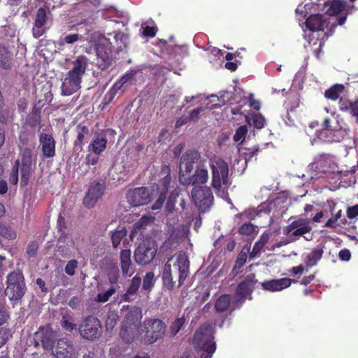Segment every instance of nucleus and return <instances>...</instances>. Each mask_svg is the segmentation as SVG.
<instances>
[{
  "label": "nucleus",
  "instance_id": "1",
  "mask_svg": "<svg viewBox=\"0 0 358 358\" xmlns=\"http://www.w3.org/2000/svg\"><path fill=\"white\" fill-rule=\"evenodd\" d=\"M174 256L170 257L164 266L162 271V282L168 290H172L176 287V282L173 280L172 266L178 272V287L183 285L189 273V260L185 254L180 253L176 257V260L171 264Z\"/></svg>",
  "mask_w": 358,
  "mask_h": 358
},
{
  "label": "nucleus",
  "instance_id": "2",
  "mask_svg": "<svg viewBox=\"0 0 358 358\" xmlns=\"http://www.w3.org/2000/svg\"><path fill=\"white\" fill-rule=\"evenodd\" d=\"M88 59L83 55L78 56L73 63V68L64 78L62 84V94L69 96L80 88L82 77L85 74Z\"/></svg>",
  "mask_w": 358,
  "mask_h": 358
},
{
  "label": "nucleus",
  "instance_id": "3",
  "mask_svg": "<svg viewBox=\"0 0 358 358\" xmlns=\"http://www.w3.org/2000/svg\"><path fill=\"white\" fill-rule=\"evenodd\" d=\"M213 330L210 324H203L195 331L192 344L196 350L203 351L201 358H211L216 350Z\"/></svg>",
  "mask_w": 358,
  "mask_h": 358
},
{
  "label": "nucleus",
  "instance_id": "4",
  "mask_svg": "<svg viewBox=\"0 0 358 358\" xmlns=\"http://www.w3.org/2000/svg\"><path fill=\"white\" fill-rule=\"evenodd\" d=\"M166 323L158 318L146 317L143 322L144 336L142 342L145 345H152L163 340L166 332Z\"/></svg>",
  "mask_w": 358,
  "mask_h": 358
},
{
  "label": "nucleus",
  "instance_id": "5",
  "mask_svg": "<svg viewBox=\"0 0 358 358\" xmlns=\"http://www.w3.org/2000/svg\"><path fill=\"white\" fill-rule=\"evenodd\" d=\"M27 287L24 277L21 271H13L8 274L5 294L10 301H19L25 294Z\"/></svg>",
  "mask_w": 358,
  "mask_h": 358
},
{
  "label": "nucleus",
  "instance_id": "6",
  "mask_svg": "<svg viewBox=\"0 0 358 358\" xmlns=\"http://www.w3.org/2000/svg\"><path fill=\"white\" fill-rule=\"evenodd\" d=\"M78 330L80 335L84 339L94 341L101 336L102 326L97 317L88 315L83 319L79 325Z\"/></svg>",
  "mask_w": 358,
  "mask_h": 358
},
{
  "label": "nucleus",
  "instance_id": "7",
  "mask_svg": "<svg viewBox=\"0 0 358 358\" xmlns=\"http://www.w3.org/2000/svg\"><path fill=\"white\" fill-rule=\"evenodd\" d=\"M192 200L198 208L202 212L208 211L213 202V195L210 187L206 186L194 187L192 191Z\"/></svg>",
  "mask_w": 358,
  "mask_h": 358
},
{
  "label": "nucleus",
  "instance_id": "8",
  "mask_svg": "<svg viewBox=\"0 0 358 358\" xmlns=\"http://www.w3.org/2000/svg\"><path fill=\"white\" fill-rule=\"evenodd\" d=\"M212 171V185L214 188L220 189L222 184H229V166L226 162L219 159L212 162L210 164Z\"/></svg>",
  "mask_w": 358,
  "mask_h": 358
},
{
  "label": "nucleus",
  "instance_id": "9",
  "mask_svg": "<svg viewBox=\"0 0 358 358\" xmlns=\"http://www.w3.org/2000/svg\"><path fill=\"white\" fill-rule=\"evenodd\" d=\"M312 230L310 221L308 219L299 217L292 221L283 228V234L292 238V241L310 233Z\"/></svg>",
  "mask_w": 358,
  "mask_h": 358
},
{
  "label": "nucleus",
  "instance_id": "10",
  "mask_svg": "<svg viewBox=\"0 0 358 358\" xmlns=\"http://www.w3.org/2000/svg\"><path fill=\"white\" fill-rule=\"evenodd\" d=\"M99 40L113 52L115 50L120 52L127 48L129 37L124 33L118 31L108 33L107 36L103 35L99 38Z\"/></svg>",
  "mask_w": 358,
  "mask_h": 358
},
{
  "label": "nucleus",
  "instance_id": "11",
  "mask_svg": "<svg viewBox=\"0 0 358 358\" xmlns=\"http://www.w3.org/2000/svg\"><path fill=\"white\" fill-rule=\"evenodd\" d=\"M157 250L154 243L143 242L134 251V259L140 265H146L155 258Z\"/></svg>",
  "mask_w": 358,
  "mask_h": 358
},
{
  "label": "nucleus",
  "instance_id": "12",
  "mask_svg": "<svg viewBox=\"0 0 358 358\" xmlns=\"http://www.w3.org/2000/svg\"><path fill=\"white\" fill-rule=\"evenodd\" d=\"M105 189L106 184L103 180H94L83 199L84 205L88 208L94 207L103 195Z\"/></svg>",
  "mask_w": 358,
  "mask_h": 358
},
{
  "label": "nucleus",
  "instance_id": "13",
  "mask_svg": "<svg viewBox=\"0 0 358 358\" xmlns=\"http://www.w3.org/2000/svg\"><path fill=\"white\" fill-rule=\"evenodd\" d=\"M204 164V162L201 159V154L195 150H187L180 158V172L182 173V169L187 174L190 173L194 167L201 166Z\"/></svg>",
  "mask_w": 358,
  "mask_h": 358
},
{
  "label": "nucleus",
  "instance_id": "14",
  "mask_svg": "<svg viewBox=\"0 0 358 358\" xmlns=\"http://www.w3.org/2000/svg\"><path fill=\"white\" fill-rule=\"evenodd\" d=\"M208 180V172L204 164L197 166L192 176H187L185 173L179 172L180 182L185 186L206 184Z\"/></svg>",
  "mask_w": 358,
  "mask_h": 358
},
{
  "label": "nucleus",
  "instance_id": "15",
  "mask_svg": "<svg viewBox=\"0 0 358 358\" xmlns=\"http://www.w3.org/2000/svg\"><path fill=\"white\" fill-rule=\"evenodd\" d=\"M96 52V64L99 69L101 71L108 69L113 64V51L99 40Z\"/></svg>",
  "mask_w": 358,
  "mask_h": 358
},
{
  "label": "nucleus",
  "instance_id": "16",
  "mask_svg": "<svg viewBox=\"0 0 358 358\" xmlns=\"http://www.w3.org/2000/svg\"><path fill=\"white\" fill-rule=\"evenodd\" d=\"M127 198L129 203L133 206L146 205L151 201L149 189L145 187H137L129 190Z\"/></svg>",
  "mask_w": 358,
  "mask_h": 358
},
{
  "label": "nucleus",
  "instance_id": "17",
  "mask_svg": "<svg viewBox=\"0 0 358 358\" xmlns=\"http://www.w3.org/2000/svg\"><path fill=\"white\" fill-rule=\"evenodd\" d=\"M34 336L39 338L44 350H49L53 348L55 334L50 324L40 326Z\"/></svg>",
  "mask_w": 358,
  "mask_h": 358
},
{
  "label": "nucleus",
  "instance_id": "18",
  "mask_svg": "<svg viewBox=\"0 0 358 358\" xmlns=\"http://www.w3.org/2000/svg\"><path fill=\"white\" fill-rule=\"evenodd\" d=\"M257 280L255 279V275L250 273L248 275L245 279L238 283L235 295L238 301H242L247 296L250 295L252 292Z\"/></svg>",
  "mask_w": 358,
  "mask_h": 358
},
{
  "label": "nucleus",
  "instance_id": "19",
  "mask_svg": "<svg viewBox=\"0 0 358 358\" xmlns=\"http://www.w3.org/2000/svg\"><path fill=\"white\" fill-rule=\"evenodd\" d=\"M47 20V10L43 7L39 8L36 11L31 30L34 38H38L45 33V24Z\"/></svg>",
  "mask_w": 358,
  "mask_h": 358
},
{
  "label": "nucleus",
  "instance_id": "20",
  "mask_svg": "<svg viewBox=\"0 0 358 358\" xmlns=\"http://www.w3.org/2000/svg\"><path fill=\"white\" fill-rule=\"evenodd\" d=\"M315 169L318 172L333 173L335 171V164L333 156L329 154H321L318 155L313 163Z\"/></svg>",
  "mask_w": 358,
  "mask_h": 358
},
{
  "label": "nucleus",
  "instance_id": "21",
  "mask_svg": "<svg viewBox=\"0 0 358 358\" xmlns=\"http://www.w3.org/2000/svg\"><path fill=\"white\" fill-rule=\"evenodd\" d=\"M39 142L41 145V150L44 157L52 158L55 156L56 143L52 135L41 134L39 136Z\"/></svg>",
  "mask_w": 358,
  "mask_h": 358
},
{
  "label": "nucleus",
  "instance_id": "22",
  "mask_svg": "<svg viewBox=\"0 0 358 358\" xmlns=\"http://www.w3.org/2000/svg\"><path fill=\"white\" fill-rule=\"evenodd\" d=\"M322 129L319 131L318 138L324 141L332 143L340 141L338 130H333L330 126L329 117H325L322 122Z\"/></svg>",
  "mask_w": 358,
  "mask_h": 358
},
{
  "label": "nucleus",
  "instance_id": "23",
  "mask_svg": "<svg viewBox=\"0 0 358 358\" xmlns=\"http://www.w3.org/2000/svg\"><path fill=\"white\" fill-rule=\"evenodd\" d=\"M74 352L72 343L67 338H59L55 349L57 358H71Z\"/></svg>",
  "mask_w": 358,
  "mask_h": 358
},
{
  "label": "nucleus",
  "instance_id": "24",
  "mask_svg": "<svg viewBox=\"0 0 358 358\" xmlns=\"http://www.w3.org/2000/svg\"><path fill=\"white\" fill-rule=\"evenodd\" d=\"M292 282V280L287 278L273 279L263 282L262 283V287L264 290L277 292L289 287L291 285ZM296 282L297 280H293V282Z\"/></svg>",
  "mask_w": 358,
  "mask_h": 358
},
{
  "label": "nucleus",
  "instance_id": "25",
  "mask_svg": "<svg viewBox=\"0 0 358 358\" xmlns=\"http://www.w3.org/2000/svg\"><path fill=\"white\" fill-rule=\"evenodd\" d=\"M142 317V309L140 307L134 306L126 314L122 325L138 328Z\"/></svg>",
  "mask_w": 358,
  "mask_h": 358
},
{
  "label": "nucleus",
  "instance_id": "26",
  "mask_svg": "<svg viewBox=\"0 0 358 358\" xmlns=\"http://www.w3.org/2000/svg\"><path fill=\"white\" fill-rule=\"evenodd\" d=\"M76 138L73 142V150L80 152L83 150V145L90 135V129L86 125L79 124L76 127Z\"/></svg>",
  "mask_w": 358,
  "mask_h": 358
},
{
  "label": "nucleus",
  "instance_id": "27",
  "mask_svg": "<svg viewBox=\"0 0 358 358\" xmlns=\"http://www.w3.org/2000/svg\"><path fill=\"white\" fill-rule=\"evenodd\" d=\"M306 26L311 31H323L327 26V21L321 14L310 15L306 20Z\"/></svg>",
  "mask_w": 358,
  "mask_h": 358
},
{
  "label": "nucleus",
  "instance_id": "28",
  "mask_svg": "<svg viewBox=\"0 0 358 358\" xmlns=\"http://www.w3.org/2000/svg\"><path fill=\"white\" fill-rule=\"evenodd\" d=\"M36 105L33 108L32 110L29 113L26 119V124L30 127H36L37 126L41 128V108L43 104H41V101H38Z\"/></svg>",
  "mask_w": 358,
  "mask_h": 358
},
{
  "label": "nucleus",
  "instance_id": "29",
  "mask_svg": "<svg viewBox=\"0 0 358 358\" xmlns=\"http://www.w3.org/2000/svg\"><path fill=\"white\" fill-rule=\"evenodd\" d=\"M278 205L279 204V198H276L273 203L270 205H261L259 206L257 210H245L243 213L238 215V217H241L245 216L246 218L249 220H254L257 216H259L262 212H264L266 213H269L271 208V205Z\"/></svg>",
  "mask_w": 358,
  "mask_h": 358
},
{
  "label": "nucleus",
  "instance_id": "30",
  "mask_svg": "<svg viewBox=\"0 0 358 358\" xmlns=\"http://www.w3.org/2000/svg\"><path fill=\"white\" fill-rule=\"evenodd\" d=\"M141 284V278L137 275L131 279V282L127 289L126 292L122 295V300L124 301L129 302L134 299V296L136 294Z\"/></svg>",
  "mask_w": 358,
  "mask_h": 358
},
{
  "label": "nucleus",
  "instance_id": "31",
  "mask_svg": "<svg viewBox=\"0 0 358 358\" xmlns=\"http://www.w3.org/2000/svg\"><path fill=\"white\" fill-rule=\"evenodd\" d=\"M323 248V245H317V247L314 248L307 255L305 259V263L308 266L312 267L315 266L322 259L324 253Z\"/></svg>",
  "mask_w": 358,
  "mask_h": 358
},
{
  "label": "nucleus",
  "instance_id": "32",
  "mask_svg": "<svg viewBox=\"0 0 358 358\" xmlns=\"http://www.w3.org/2000/svg\"><path fill=\"white\" fill-rule=\"evenodd\" d=\"M13 54L5 46L0 45V66L6 70L12 67Z\"/></svg>",
  "mask_w": 358,
  "mask_h": 358
},
{
  "label": "nucleus",
  "instance_id": "33",
  "mask_svg": "<svg viewBox=\"0 0 358 358\" xmlns=\"http://www.w3.org/2000/svg\"><path fill=\"white\" fill-rule=\"evenodd\" d=\"M138 334V328L122 325L120 336L122 339L127 343L133 342Z\"/></svg>",
  "mask_w": 358,
  "mask_h": 358
},
{
  "label": "nucleus",
  "instance_id": "34",
  "mask_svg": "<svg viewBox=\"0 0 358 358\" xmlns=\"http://www.w3.org/2000/svg\"><path fill=\"white\" fill-rule=\"evenodd\" d=\"M108 140L106 137H96L92 140L88 146L89 150H92L94 155H99L106 148Z\"/></svg>",
  "mask_w": 358,
  "mask_h": 358
},
{
  "label": "nucleus",
  "instance_id": "35",
  "mask_svg": "<svg viewBox=\"0 0 358 358\" xmlns=\"http://www.w3.org/2000/svg\"><path fill=\"white\" fill-rule=\"evenodd\" d=\"M231 305V296L224 294L220 296L215 303V310L216 313H222L229 310Z\"/></svg>",
  "mask_w": 358,
  "mask_h": 358
},
{
  "label": "nucleus",
  "instance_id": "36",
  "mask_svg": "<svg viewBox=\"0 0 358 358\" xmlns=\"http://www.w3.org/2000/svg\"><path fill=\"white\" fill-rule=\"evenodd\" d=\"M344 86L342 84H336L325 91L324 96L327 99L332 101L337 100L344 91Z\"/></svg>",
  "mask_w": 358,
  "mask_h": 358
},
{
  "label": "nucleus",
  "instance_id": "37",
  "mask_svg": "<svg viewBox=\"0 0 358 358\" xmlns=\"http://www.w3.org/2000/svg\"><path fill=\"white\" fill-rule=\"evenodd\" d=\"M186 322V318L185 316H182L181 317L176 318L174 321H173L169 327V334L171 338L175 337L182 327L184 326Z\"/></svg>",
  "mask_w": 358,
  "mask_h": 358
},
{
  "label": "nucleus",
  "instance_id": "38",
  "mask_svg": "<svg viewBox=\"0 0 358 358\" xmlns=\"http://www.w3.org/2000/svg\"><path fill=\"white\" fill-rule=\"evenodd\" d=\"M345 8V4L340 1L335 0L332 1L327 10V13L330 15H336L343 12Z\"/></svg>",
  "mask_w": 358,
  "mask_h": 358
},
{
  "label": "nucleus",
  "instance_id": "39",
  "mask_svg": "<svg viewBox=\"0 0 358 358\" xmlns=\"http://www.w3.org/2000/svg\"><path fill=\"white\" fill-rule=\"evenodd\" d=\"M120 317L118 315L117 312L112 311L110 312L108 315L106 321V329L107 331H112L115 326L117 324Z\"/></svg>",
  "mask_w": 358,
  "mask_h": 358
},
{
  "label": "nucleus",
  "instance_id": "40",
  "mask_svg": "<svg viewBox=\"0 0 358 358\" xmlns=\"http://www.w3.org/2000/svg\"><path fill=\"white\" fill-rule=\"evenodd\" d=\"M126 235L127 230L124 228H122L120 230H116L115 232H113L111 236L113 246L114 248H117Z\"/></svg>",
  "mask_w": 358,
  "mask_h": 358
},
{
  "label": "nucleus",
  "instance_id": "41",
  "mask_svg": "<svg viewBox=\"0 0 358 358\" xmlns=\"http://www.w3.org/2000/svg\"><path fill=\"white\" fill-rule=\"evenodd\" d=\"M116 288L114 286H110L109 289L103 292H99L96 297V301L99 303L107 302L110 298L115 293Z\"/></svg>",
  "mask_w": 358,
  "mask_h": 358
},
{
  "label": "nucleus",
  "instance_id": "42",
  "mask_svg": "<svg viewBox=\"0 0 358 358\" xmlns=\"http://www.w3.org/2000/svg\"><path fill=\"white\" fill-rule=\"evenodd\" d=\"M155 285V274L153 272L146 273L143 280L142 288L145 291L150 292Z\"/></svg>",
  "mask_w": 358,
  "mask_h": 358
},
{
  "label": "nucleus",
  "instance_id": "43",
  "mask_svg": "<svg viewBox=\"0 0 358 358\" xmlns=\"http://www.w3.org/2000/svg\"><path fill=\"white\" fill-rule=\"evenodd\" d=\"M31 174V166L27 165H21L20 167V185L22 187H25L27 185Z\"/></svg>",
  "mask_w": 358,
  "mask_h": 358
},
{
  "label": "nucleus",
  "instance_id": "44",
  "mask_svg": "<svg viewBox=\"0 0 358 358\" xmlns=\"http://www.w3.org/2000/svg\"><path fill=\"white\" fill-rule=\"evenodd\" d=\"M153 220V217L150 216H143L134 224V229L136 231L144 229L148 224L152 222Z\"/></svg>",
  "mask_w": 358,
  "mask_h": 358
},
{
  "label": "nucleus",
  "instance_id": "45",
  "mask_svg": "<svg viewBox=\"0 0 358 358\" xmlns=\"http://www.w3.org/2000/svg\"><path fill=\"white\" fill-rule=\"evenodd\" d=\"M248 133V127L246 125H242L239 127L233 136V139L235 142H243Z\"/></svg>",
  "mask_w": 358,
  "mask_h": 358
},
{
  "label": "nucleus",
  "instance_id": "46",
  "mask_svg": "<svg viewBox=\"0 0 358 358\" xmlns=\"http://www.w3.org/2000/svg\"><path fill=\"white\" fill-rule=\"evenodd\" d=\"M20 163L19 159H17L15 162V164L12 169L10 178H9V182L12 185H17L18 182V173H19V169H20Z\"/></svg>",
  "mask_w": 358,
  "mask_h": 358
},
{
  "label": "nucleus",
  "instance_id": "47",
  "mask_svg": "<svg viewBox=\"0 0 358 358\" xmlns=\"http://www.w3.org/2000/svg\"><path fill=\"white\" fill-rule=\"evenodd\" d=\"M120 264L122 274L126 276H131L135 271L131 260L122 262Z\"/></svg>",
  "mask_w": 358,
  "mask_h": 358
},
{
  "label": "nucleus",
  "instance_id": "48",
  "mask_svg": "<svg viewBox=\"0 0 358 358\" xmlns=\"http://www.w3.org/2000/svg\"><path fill=\"white\" fill-rule=\"evenodd\" d=\"M0 235L10 240L16 237L15 233L10 227L3 224H0Z\"/></svg>",
  "mask_w": 358,
  "mask_h": 358
},
{
  "label": "nucleus",
  "instance_id": "49",
  "mask_svg": "<svg viewBox=\"0 0 358 358\" xmlns=\"http://www.w3.org/2000/svg\"><path fill=\"white\" fill-rule=\"evenodd\" d=\"M254 231L255 226L251 223H244L238 229V232L241 235L250 236Z\"/></svg>",
  "mask_w": 358,
  "mask_h": 358
},
{
  "label": "nucleus",
  "instance_id": "50",
  "mask_svg": "<svg viewBox=\"0 0 358 358\" xmlns=\"http://www.w3.org/2000/svg\"><path fill=\"white\" fill-rule=\"evenodd\" d=\"M339 109L341 111L347 112L350 114L351 108L352 106V101L341 97L339 100Z\"/></svg>",
  "mask_w": 358,
  "mask_h": 358
},
{
  "label": "nucleus",
  "instance_id": "51",
  "mask_svg": "<svg viewBox=\"0 0 358 358\" xmlns=\"http://www.w3.org/2000/svg\"><path fill=\"white\" fill-rule=\"evenodd\" d=\"M252 124L255 128L261 129L264 127L265 119L260 114H255L252 116Z\"/></svg>",
  "mask_w": 358,
  "mask_h": 358
},
{
  "label": "nucleus",
  "instance_id": "52",
  "mask_svg": "<svg viewBox=\"0 0 358 358\" xmlns=\"http://www.w3.org/2000/svg\"><path fill=\"white\" fill-rule=\"evenodd\" d=\"M246 261L247 254L244 252H241L236 258L233 271L234 272L237 269H240L245 264Z\"/></svg>",
  "mask_w": 358,
  "mask_h": 358
},
{
  "label": "nucleus",
  "instance_id": "53",
  "mask_svg": "<svg viewBox=\"0 0 358 358\" xmlns=\"http://www.w3.org/2000/svg\"><path fill=\"white\" fill-rule=\"evenodd\" d=\"M171 182V177L170 174L166 175L159 182L160 192H165L167 194L170 184Z\"/></svg>",
  "mask_w": 358,
  "mask_h": 358
},
{
  "label": "nucleus",
  "instance_id": "54",
  "mask_svg": "<svg viewBox=\"0 0 358 358\" xmlns=\"http://www.w3.org/2000/svg\"><path fill=\"white\" fill-rule=\"evenodd\" d=\"M78 261L76 259L69 260L65 266L64 271L69 275L75 274L76 268L78 267Z\"/></svg>",
  "mask_w": 358,
  "mask_h": 358
},
{
  "label": "nucleus",
  "instance_id": "55",
  "mask_svg": "<svg viewBox=\"0 0 358 358\" xmlns=\"http://www.w3.org/2000/svg\"><path fill=\"white\" fill-rule=\"evenodd\" d=\"M22 165H31V150L30 148H25L22 153Z\"/></svg>",
  "mask_w": 358,
  "mask_h": 358
},
{
  "label": "nucleus",
  "instance_id": "56",
  "mask_svg": "<svg viewBox=\"0 0 358 358\" xmlns=\"http://www.w3.org/2000/svg\"><path fill=\"white\" fill-rule=\"evenodd\" d=\"M10 336L8 329L0 327V348L6 344Z\"/></svg>",
  "mask_w": 358,
  "mask_h": 358
},
{
  "label": "nucleus",
  "instance_id": "57",
  "mask_svg": "<svg viewBox=\"0 0 358 358\" xmlns=\"http://www.w3.org/2000/svg\"><path fill=\"white\" fill-rule=\"evenodd\" d=\"M166 195L165 192H160L159 196L158 199L155 201L154 204L152 205V208L153 210H158L160 209L165 201V199L166 198Z\"/></svg>",
  "mask_w": 358,
  "mask_h": 358
},
{
  "label": "nucleus",
  "instance_id": "58",
  "mask_svg": "<svg viewBox=\"0 0 358 358\" xmlns=\"http://www.w3.org/2000/svg\"><path fill=\"white\" fill-rule=\"evenodd\" d=\"M116 94H117L110 90L107 92L101 102V104L103 105V109L106 106L110 104L112 102Z\"/></svg>",
  "mask_w": 358,
  "mask_h": 358
},
{
  "label": "nucleus",
  "instance_id": "59",
  "mask_svg": "<svg viewBox=\"0 0 358 358\" xmlns=\"http://www.w3.org/2000/svg\"><path fill=\"white\" fill-rule=\"evenodd\" d=\"M38 245L35 242L30 243L27 248V253L29 257H35L38 251Z\"/></svg>",
  "mask_w": 358,
  "mask_h": 358
},
{
  "label": "nucleus",
  "instance_id": "60",
  "mask_svg": "<svg viewBox=\"0 0 358 358\" xmlns=\"http://www.w3.org/2000/svg\"><path fill=\"white\" fill-rule=\"evenodd\" d=\"M347 217L349 219H354L358 216V204L348 207L347 209Z\"/></svg>",
  "mask_w": 358,
  "mask_h": 358
},
{
  "label": "nucleus",
  "instance_id": "61",
  "mask_svg": "<svg viewBox=\"0 0 358 358\" xmlns=\"http://www.w3.org/2000/svg\"><path fill=\"white\" fill-rule=\"evenodd\" d=\"M247 152H245V161L248 162V160H251V159L257 155L258 152L259 151V148L257 146H255L252 148H246Z\"/></svg>",
  "mask_w": 358,
  "mask_h": 358
},
{
  "label": "nucleus",
  "instance_id": "62",
  "mask_svg": "<svg viewBox=\"0 0 358 358\" xmlns=\"http://www.w3.org/2000/svg\"><path fill=\"white\" fill-rule=\"evenodd\" d=\"M80 36L78 34H72L66 35L64 38L63 41L67 44H73L79 40Z\"/></svg>",
  "mask_w": 358,
  "mask_h": 358
},
{
  "label": "nucleus",
  "instance_id": "63",
  "mask_svg": "<svg viewBox=\"0 0 358 358\" xmlns=\"http://www.w3.org/2000/svg\"><path fill=\"white\" fill-rule=\"evenodd\" d=\"M203 109L202 107H199L197 108H195L192 110L189 115H188V117L189 118L190 121H196L199 119V115L201 112H203Z\"/></svg>",
  "mask_w": 358,
  "mask_h": 358
},
{
  "label": "nucleus",
  "instance_id": "64",
  "mask_svg": "<svg viewBox=\"0 0 358 358\" xmlns=\"http://www.w3.org/2000/svg\"><path fill=\"white\" fill-rule=\"evenodd\" d=\"M156 28L154 27L146 26L143 28V34L149 38H153L156 35Z\"/></svg>",
  "mask_w": 358,
  "mask_h": 358
}]
</instances>
